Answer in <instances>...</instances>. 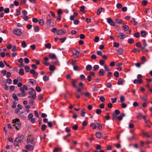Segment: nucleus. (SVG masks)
<instances>
[{
  "label": "nucleus",
  "instance_id": "1",
  "mask_svg": "<svg viewBox=\"0 0 152 152\" xmlns=\"http://www.w3.org/2000/svg\"><path fill=\"white\" fill-rule=\"evenodd\" d=\"M20 90L21 91V93H18V96L20 97H24L26 96V93L25 90H27V86L26 85H23V86L20 88Z\"/></svg>",
  "mask_w": 152,
  "mask_h": 152
},
{
  "label": "nucleus",
  "instance_id": "2",
  "mask_svg": "<svg viewBox=\"0 0 152 152\" xmlns=\"http://www.w3.org/2000/svg\"><path fill=\"white\" fill-rule=\"evenodd\" d=\"M12 123L13 124V126L15 127V128L17 130L20 128L21 124L20 122L19 119L16 118L15 119L13 120Z\"/></svg>",
  "mask_w": 152,
  "mask_h": 152
},
{
  "label": "nucleus",
  "instance_id": "3",
  "mask_svg": "<svg viewBox=\"0 0 152 152\" xmlns=\"http://www.w3.org/2000/svg\"><path fill=\"white\" fill-rule=\"evenodd\" d=\"M28 94L30 95L28 96V98H32L34 99H35L36 98V92L33 89L32 91L29 92Z\"/></svg>",
  "mask_w": 152,
  "mask_h": 152
},
{
  "label": "nucleus",
  "instance_id": "4",
  "mask_svg": "<svg viewBox=\"0 0 152 152\" xmlns=\"http://www.w3.org/2000/svg\"><path fill=\"white\" fill-rule=\"evenodd\" d=\"M13 33L18 36H20L21 34V32L20 29H16L13 31Z\"/></svg>",
  "mask_w": 152,
  "mask_h": 152
},
{
  "label": "nucleus",
  "instance_id": "5",
  "mask_svg": "<svg viewBox=\"0 0 152 152\" xmlns=\"http://www.w3.org/2000/svg\"><path fill=\"white\" fill-rule=\"evenodd\" d=\"M107 22L110 24L111 26H115V23L110 18H108L107 19Z\"/></svg>",
  "mask_w": 152,
  "mask_h": 152
},
{
  "label": "nucleus",
  "instance_id": "6",
  "mask_svg": "<svg viewBox=\"0 0 152 152\" xmlns=\"http://www.w3.org/2000/svg\"><path fill=\"white\" fill-rule=\"evenodd\" d=\"M66 33V31L64 30L63 31L62 29H60L58 30L57 31V34L59 35L64 34Z\"/></svg>",
  "mask_w": 152,
  "mask_h": 152
},
{
  "label": "nucleus",
  "instance_id": "7",
  "mask_svg": "<svg viewBox=\"0 0 152 152\" xmlns=\"http://www.w3.org/2000/svg\"><path fill=\"white\" fill-rule=\"evenodd\" d=\"M34 145H26L25 146V148L28 149V150L30 151H32L34 149Z\"/></svg>",
  "mask_w": 152,
  "mask_h": 152
},
{
  "label": "nucleus",
  "instance_id": "8",
  "mask_svg": "<svg viewBox=\"0 0 152 152\" xmlns=\"http://www.w3.org/2000/svg\"><path fill=\"white\" fill-rule=\"evenodd\" d=\"M113 119H115L116 118H117L118 119V120L119 121L121 120L123 118V116H121V115H119V116L117 117L116 116H115V115L114 113L113 114Z\"/></svg>",
  "mask_w": 152,
  "mask_h": 152
},
{
  "label": "nucleus",
  "instance_id": "9",
  "mask_svg": "<svg viewBox=\"0 0 152 152\" xmlns=\"http://www.w3.org/2000/svg\"><path fill=\"white\" fill-rule=\"evenodd\" d=\"M24 136L23 135H21L20 136L17 137L16 139L19 142H21L23 139Z\"/></svg>",
  "mask_w": 152,
  "mask_h": 152
},
{
  "label": "nucleus",
  "instance_id": "10",
  "mask_svg": "<svg viewBox=\"0 0 152 152\" xmlns=\"http://www.w3.org/2000/svg\"><path fill=\"white\" fill-rule=\"evenodd\" d=\"M145 12L147 14V15L151 14L152 13L151 10L149 8H146L145 10Z\"/></svg>",
  "mask_w": 152,
  "mask_h": 152
},
{
  "label": "nucleus",
  "instance_id": "11",
  "mask_svg": "<svg viewBox=\"0 0 152 152\" xmlns=\"http://www.w3.org/2000/svg\"><path fill=\"white\" fill-rule=\"evenodd\" d=\"M49 57L51 59H56L57 58L56 55L53 53H50L49 54Z\"/></svg>",
  "mask_w": 152,
  "mask_h": 152
},
{
  "label": "nucleus",
  "instance_id": "12",
  "mask_svg": "<svg viewBox=\"0 0 152 152\" xmlns=\"http://www.w3.org/2000/svg\"><path fill=\"white\" fill-rule=\"evenodd\" d=\"M29 72L31 74L36 76L37 77L38 75V73L36 72H35L34 70V69H31L29 71Z\"/></svg>",
  "mask_w": 152,
  "mask_h": 152
},
{
  "label": "nucleus",
  "instance_id": "13",
  "mask_svg": "<svg viewBox=\"0 0 152 152\" xmlns=\"http://www.w3.org/2000/svg\"><path fill=\"white\" fill-rule=\"evenodd\" d=\"M118 37L121 39H123L126 37V36L123 34L122 33H119L118 34Z\"/></svg>",
  "mask_w": 152,
  "mask_h": 152
},
{
  "label": "nucleus",
  "instance_id": "14",
  "mask_svg": "<svg viewBox=\"0 0 152 152\" xmlns=\"http://www.w3.org/2000/svg\"><path fill=\"white\" fill-rule=\"evenodd\" d=\"M131 22L133 23V25L136 26L137 24V22L136 21V19L134 18H132L131 20Z\"/></svg>",
  "mask_w": 152,
  "mask_h": 152
},
{
  "label": "nucleus",
  "instance_id": "15",
  "mask_svg": "<svg viewBox=\"0 0 152 152\" xmlns=\"http://www.w3.org/2000/svg\"><path fill=\"white\" fill-rule=\"evenodd\" d=\"M124 50L121 48H119L117 51V53L119 55H122L123 52Z\"/></svg>",
  "mask_w": 152,
  "mask_h": 152
},
{
  "label": "nucleus",
  "instance_id": "16",
  "mask_svg": "<svg viewBox=\"0 0 152 152\" xmlns=\"http://www.w3.org/2000/svg\"><path fill=\"white\" fill-rule=\"evenodd\" d=\"M99 75L100 76H103L104 74V69H101L100 70L99 72Z\"/></svg>",
  "mask_w": 152,
  "mask_h": 152
},
{
  "label": "nucleus",
  "instance_id": "17",
  "mask_svg": "<svg viewBox=\"0 0 152 152\" xmlns=\"http://www.w3.org/2000/svg\"><path fill=\"white\" fill-rule=\"evenodd\" d=\"M116 23L118 24H121L122 23V20L121 19L117 18L115 19Z\"/></svg>",
  "mask_w": 152,
  "mask_h": 152
},
{
  "label": "nucleus",
  "instance_id": "18",
  "mask_svg": "<svg viewBox=\"0 0 152 152\" xmlns=\"http://www.w3.org/2000/svg\"><path fill=\"white\" fill-rule=\"evenodd\" d=\"M55 69V67L54 66L52 65H50L49 66V69L50 71L53 72L54 70Z\"/></svg>",
  "mask_w": 152,
  "mask_h": 152
},
{
  "label": "nucleus",
  "instance_id": "19",
  "mask_svg": "<svg viewBox=\"0 0 152 152\" xmlns=\"http://www.w3.org/2000/svg\"><path fill=\"white\" fill-rule=\"evenodd\" d=\"M133 83L134 84H137L138 83L140 84L142 83V82L140 81V80L137 79H135L133 81Z\"/></svg>",
  "mask_w": 152,
  "mask_h": 152
},
{
  "label": "nucleus",
  "instance_id": "20",
  "mask_svg": "<svg viewBox=\"0 0 152 152\" xmlns=\"http://www.w3.org/2000/svg\"><path fill=\"white\" fill-rule=\"evenodd\" d=\"M33 142V140L32 139H30V138H28L27 139V143L28 144L30 143H31L32 144H34Z\"/></svg>",
  "mask_w": 152,
  "mask_h": 152
},
{
  "label": "nucleus",
  "instance_id": "21",
  "mask_svg": "<svg viewBox=\"0 0 152 152\" xmlns=\"http://www.w3.org/2000/svg\"><path fill=\"white\" fill-rule=\"evenodd\" d=\"M90 126L91 127H92V129H95L97 127L96 125L95 124L93 123H92L91 124H90Z\"/></svg>",
  "mask_w": 152,
  "mask_h": 152
},
{
  "label": "nucleus",
  "instance_id": "22",
  "mask_svg": "<svg viewBox=\"0 0 152 152\" xmlns=\"http://www.w3.org/2000/svg\"><path fill=\"white\" fill-rule=\"evenodd\" d=\"M19 74L20 75H23L24 74L23 69H20L19 72Z\"/></svg>",
  "mask_w": 152,
  "mask_h": 152
},
{
  "label": "nucleus",
  "instance_id": "23",
  "mask_svg": "<svg viewBox=\"0 0 152 152\" xmlns=\"http://www.w3.org/2000/svg\"><path fill=\"white\" fill-rule=\"evenodd\" d=\"M92 68V66L90 65H88L86 66V69L87 71H90Z\"/></svg>",
  "mask_w": 152,
  "mask_h": 152
},
{
  "label": "nucleus",
  "instance_id": "24",
  "mask_svg": "<svg viewBox=\"0 0 152 152\" xmlns=\"http://www.w3.org/2000/svg\"><path fill=\"white\" fill-rule=\"evenodd\" d=\"M47 22L48 24L50 25H52V24H53V22H52L51 19H47Z\"/></svg>",
  "mask_w": 152,
  "mask_h": 152
},
{
  "label": "nucleus",
  "instance_id": "25",
  "mask_svg": "<svg viewBox=\"0 0 152 152\" xmlns=\"http://www.w3.org/2000/svg\"><path fill=\"white\" fill-rule=\"evenodd\" d=\"M96 135L97 138H100L101 136V133L100 132H97L96 133Z\"/></svg>",
  "mask_w": 152,
  "mask_h": 152
},
{
  "label": "nucleus",
  "instance_id": "26",
  "mask_svg": "<svg viewBox=\"0 0 152 152\" xmlns=\"http://www.w3.org/2000/svg\"><path fill=\"white\" fill-rule=\"evenodd\" d=\"M124 81L123 79L122 78H120L119 79L118 81V85H121L122 84L123 82Z\"/></svg>",
  "mask_w": 152,
  "mask_h": 152
},
{
  "label": "nucleus",
  "instance_id": "27",
  "mask_svg": "<svg viewBox=\"0 0 152 152\" xmlns=\"http://www.w3.org/2000/svg\"><path fill=\"white\" fill-rule=\"evenodd\" d=\"M137 79L140 80V81L142 82V76L141 75H137Z\"/></svg>",
  "mask_w": 152,
  "mask_h": 152
},
{
  "label": "nucleus",
  "instance_id": "28",
  "mask_svg": "<svg viewBox=\"0 0 152 152\" xmlns=\"http://www.w3.org/2000/svg\"><path fill=\"white\" fill-rule=\"evenodd\" d=\"M34 29L35 32H38L39 31V28L37 26H34Z\"/></svg>",
  "mask_w": 152,
  "mask_h": 152
},
{
  "label": "nucleus",
  "instance_id": "29",
  "mask_svg": "<svg viewBox=\"0 0 152 152\" xmlns=\"http://www.w3.org/2000/svg\"><path fill=\"white\" fill-rule=\"evenodd\" d=\"M140 33L142 36V37H145L146 34V32L143 31H141Z\"/></svg>",
  "mask_w": 152,
  "mask_h": 152
},
{
  "label": "nucleus",
  "instance_id": "30",
  "mask_svg": "<svg viewBox=\"0 0 152 152\" xmlns=\"http://www.w3.org/2000/svg\"><path fill=\"white\" fill-rule=\"evenodd\" d=\"M25 69L26 72H28L29 71L30 68L28 66H25Z\"/></svg>",
  "mask_w": 152,
  "mask_h": 152
},
{
  "label": "nucleus",
  "instance_id": "31",
  "mask_svg": "<svg viewBox=\"0 0 152 152\" xmlns=\"http://www.w3.org/2000/svg\"><path fill=\"white\" fill-rule=\"evenodd\" d=\"M38 21L39 24H40V25L42 26L44 25V21L43 20L41 19H40Z\"/></svg>",
  "mask_w": 152,
  "mask_h": 152
},
{
  "label": "nucleus",
  "instance_id": "32",
  "mask_svg": "<svg viewBox=\"0 0 152 152\" xmlns=\"http://www.w3.org/2000/svg\"><path fill=\"white\" fill-rule=\"evenodd\" d=\"M33 115L31 113H29L28 116V120H31L32 118Z\"/></svg>",
  "mask_w": 152,
  "mask_h": 152
},
{
  "label": "nucleus",
  "instance_id": "33",
  "mask_svg": "<svg viewBox=\"0 0 152 152\" xmlns=\"http://www.w3.org/2000/svg\"><path fill=\"white\" fill-rule=\"evenodd\" d=\"M21 46L23 48H25L26 47L27 45L25 41H22L21 43Z\"/></svg>",
  "mask_w": 152,
  "mask_h": 152
},
{
  "label": "nucleus",
  "instance_id": "34",
  "mask_svg": "<svg viewBox=\"0 0 152 152\" xmlns=\"http://www.w3.org/2000/svg\"><path fill=\"white\" fill-rule=\"evenodd\" d=\"M85 110L83 109L82 110V113L81 114V115L82 117H84L86 114V112L85 111Z\"/></svg>",
  "mask_w": 152,
  "mask_h": 152
},
{
  "label": "nucleus",
  "instance_id": "35",
  "mask_svg": "<svg viewBox=\"0 0 152 152\" xmlns=\"http://www.w3.org/2000/svg\"><path fill=\"white\" fill-rule=\"evenodd\" d=\"M12 97L15 100L17 101L18 100V97L15 94H13Z\"/></svg>",
  "mask_w": 152,
  "mask_h": 152
},
{
  "label": "nucleus",
  "instance_id": "36",
  "mask_svg": "<svg viewBox=\"0 0 152 152\" xmlns=\"http://www.w3.org/2000/svg\"><path fill=\"white\" fill-rule=\"evenodd\" d=\"M143 134L148 138H150L151 137V136L148 134L146 132H143Z\"/></svg>",
  "mask_w": 152,
  "mask_h": 152
},
{
  "label": "nucleus",
  "instance_id": "37",
  "mask_svg": "<svg viewBox=\"0 0 152 152\" xmlns=\"http://www.w3.org/2000/svg\"><path fill=\"white\" fill-rule=\"evenodd\" d=\"M46 129V125L44 124L42 125L41 129L42 131H44Z\"/></svg>",
  "mask_w": 152,
  "mask_h": 152
},
{
  "label": "nucleus",
  "instance_id": "38",
  "mask_svg": "<svg viewBox=\"0 0 152 152\" xmlns=\"http://www.w3.org/2000/svg\"><path fill=\"white\" fill-rule=\"evenodd\" d=\"M97 126V129L100 130L102 129V126L101 124L99 123H96Z\"/></svg>",
  "mask_w": 152,
  "mask_h": 152
},
{
  "label": "nucleus",
  "instance_id": "39",
  "mask_svg": "<svg viewBox=\"0 0 152 152\" xmlns=\"http://www.w3.org/2000/svg\"><path fill=\"white\" fill-rule=\"evenodd\" d=\"M45 47L48 49H50L51 48V45L50 43H48L45 45Z\"/></svg>",
  "mask_w": 152,
  "mask_h": 152
},
{
  "label": "nucleus",
  "instance_id": "40",
  "mask_svg": "<svg viewBox=\"0 0 152 152\" xmlns=\"http://www.w3.org/2000/svg\"><path fill=\"white\" fill-rule=\"evenodd\" d=\"M99 99L102 102H103L105 101V99L104 96H101L100 97Z\"/></svg>",
  "mask_w": 152,
  "mask_h": 152
},
{
  "label": "nucleus",
  "instance_id": "41",
  "mask_svg": "<svg viewBox=\"0 0 152 152\" xmlns=\"http://www.w3.org/2000/svg\"><path fill=\"white\" fill-rule=\"evenodd\" d=\"M38 98L39 100H41L43 98V95L42 94H39L38 96Z\"/></svg>",
  "mask_w": 152,
  "mask_h": 152
},
{
  "label": "nucleus",
  "instance_id": "42",
  "mask_svg": "<svg viewBox=\"0 0 152 152\" xmlns=\"http://www.w3.org/2000/svg\"><path fill=\"white\" fill-rule=\"evenodd\" d=\"M120 102L121 103H123L125 100L124 98V97L123 96H121L120 97Z\"/></svg>",
  "mask_w": 152,
  "mask_h": 152
},
{
  "label": "nucleus",
  "instance_id": "43",
  "mask_svg": "<svg viewBox=\"0 0 152 152\" xmlns=\"http://www.w3.org/2000/svg\"><path fill=\"white\" fill-rule=\"evenodd\" d=\"M43 79L44 81H47L49 80V77L46 75H45L43 77Z\"/></svg>",
  "mask_w": 152,
  "mask_h": 152
},
{
  "label": "nucleus",
  "instance_id": "44",
  "mask_svg": "<svg viewBox=\"0 0 152 152\" xmlns=\"http://www.w3.org/2000/svg\"><path fill=\"white\" fill-rule=\"evenodd\" d=\"M148 3V2L145 0H143L142 2V4L144 6L146 5Z\"/></svg>",
  "mask_w": 152,
  "mask_h": 152
},
{
  "label": "nucleus",
  "instance_id": "45",
  "mask_svg": "<svg viewBox=\"0 0 152 152\" xmlns=\"http://www.w3.org/2000/svg\"><path fill=\"white\" fill-rule=\"evenodd\" d=\"M141 60L144 63L147 61L145 57L144 56H143L141 58Z\"/></svg>",
  "mask_w": 152,
  "mask_h": 152
},
{
  "label": "nucleus",
  "instance_id": "46",
  "mask_svg": "<svg viewBox=\"0 0 152 152\" xmlns=\"http://www.w3.org/2000/svg\"><path fill=\"white\" fill-rule=\"evenodd\" d=\"M19 142L15 139L14 142V145L15 146H17Z\"/></svg>",
  "mask_w": 152,
  "mask_h": 152
},
{
  "label": "nucleus",
  "instance_id": "47",
  "mask_svg": "<svg viewBox=\"0 0 152 152\" xmlns=\"http://www.w3.org/2000/svg\"><path fill=\"white\" fill-rule=\"evenodd\" d=\"M16 102L15 101L13 102V104L12 105V107L13 108H15L16 107Z\"/></svg>",
  "mask_w": 152,
  "mask_h": 152
},
{
  "label": "nucleus",
  "instance_id": "48",
  "mask_svg": "<svg viewBox=\"0 0 152 152\" xmlns=\"http://www.w3.org/2000/svg\"><path fill=\"white\" fill-rule=\"evenodd\" d=\"M4 11L5 13H8L10 12V9L8 8H6L4 9Z\"/></svg>",
  "mask_w": 152,
  "mask_h": 152
},
{
  "label": "nucleus",
  "instance_id": "49",
  "mask_svg": "<svg viewBox=\"0 0 152 152\" xmlns=\"http://www.w3.org/2000/svg\"><path fill=\"white\" fill-rule=\"evenodd\" d=\"M73 53L76 55H78L79 54V52L76 50L73 51Z\"/></svg>",
  "mask_w": 152,
  "mask_h": 152
},
{
  "label": "nucleus",
  "instance_id": "50",
  "mask_svg": "<svg viewBox=\"0 0 152 152\" xmlns=\"http://www.w3.org/2000/svg\"><path fill=\"white\" fill-rule=\"evenodd\" d=\"M147 99V96H145L144 97H142L141 98V99L142 101H146Z\"/></svg>",
  "mask_w": 152,
  "mask_h": 152
},
{
  "label": "nucleus",
  "instance_id": "51",
  "mask_svg": "<svg viewBox=\"0 0 152 152\" xmlns=\"http://www.w3.org/2000/svg\"><path fill=\"white\" fill-rule=\"evenodd\" d=\"M124 30L126 31L129 29V27L127 25H125L124 26Z\"/></svg>",
  "mask_w": 152,
  "mask_h": 152
},
{
  "label": "nucleus",
  "instance_id": "52",
  "mask_svg": "<svg viewBox=\"0 0 152 152\" xmlns=\"http://www.w3.org/2000/svg\"><path fill=\"white\" fill-rule=\"evenodd\" d=\"M134 40L133 39H129L128 40V42L129 44H132L134 43Z\"/></svg>",
  "mask_w": 152,
  "mask_h": 152
},
{
  "label": "nucleus",
  "instance_id": "53",
  "mask_svg": "<svg viewBox=\"0 0 152 152\" xmlns=\"http://www.w3.org/2000/svg\"><path fill=\"white\" fill-rule=\"evenodd\" d=\"M132 51V52L135 53L137 52H139L140 50L137 48H134V49H133Z\"/></svg>",
  "mask_w": 152,
  "mask_h": 152
},
{
  "label": "nucleus",
  "instance_id": "54",
  "mask_svg": "<svg viewBox=\"0 0 152 152\" xmlns=\"http://www.w3.org/2000/svg\"><path fill=\"white\" fill-rule=\"evenodd\" d=\"M104 67L105 71H108L110 70L108 69V66L107 65L105 64L104 65Z\"/></svg>",
  "mask_w": 152,
  "mask_h": 152
},
{
  "label": "nucleus",
  "instance_id": "55",
  "mask_svg": "<svg viewBox=\"0 0 152 152\" xmlns=\"http://www.w3.org/2000/svg\"><path fill=\"white\" fill-rule=\"evenodd\" d=\"M122 104H121V106L122 108H125L127 107V105L126 104L124 103H122Z\"/></svg>",
  "mask_w": 152,
  "mask_h": 152
},
{
  "label": "nucleus",
  "instance_id": "56",
  "mask_svg": "<svg viewBox=\"0 0 152 152\" xmlns=\"http://www.w3.org/2000/svg\"><path fill=\"white\" fill-rule=\"evenodd\" d=\"M106 86L108 88H111L112 87V85L110 83H108L107 84Z\"/></svg>",
  "mask_w": 152,
  "mask_h": 152
},
{
  "label": "nucleus",
  "instance_id": "57",
  "mask_svg": "<svg viewBox=\"0 0 152 152\" xmlns=\"http://www.w3.org/2000/svg\"><path fill=\"white\" fill-rule=\"evenodd\" d=\"M102 8H100V9H98L97 12V15H99L100 14V13L102 11Z\"/></svg>",
  "mask_w": 152,
  "mask_h": 152
},
{
  "label": "nucleus",
  "instance_id": "58",
  "mask_svg": "<svg viewBox=\"0 0 152 152\" xmlns=\"http://www.w3.org/2000/svg\"><path fill=\"white\" fill-rule=\"evenodd\" d=\"M36 90L38 92H39L41 91V89L40 87L39 86H37L36 88Z\"/></svg>",
  "mask_w": 152,
  "mask_h": 152
},
{
  "label": "nucleus",
  "instance_id": "59",
  "mask_svg": "<svg viewBox=\"0 0 152 152\" xmlns=\"http://www.w3.org/2000/svg\"><path fill=\"white\" fill-rule=\"evenodd\" d=\"M30 48L33 50H35L36 49V45H32L30 46Z\"/></svg>",
  "mask_w": 152,
  "mask_h": 152
},
{
  "label": "nucleus",
  "instance_id": "60",
  "mask_svg": "<svg viewBox=\"0 0 152 152\" xmlns=\"http://www.w3.org/2000/svg\"><path fill=\"white\" fill-rule=\"evenodd\" d=\"M32 21L34 23H37L38 21L37 19L36 18H33L32 19Z\"/></svg>",
  "mask_w": 152,
  "mask_h": 152
},
{
  "label": "nucleus",
  "instance_id": "61",
  "mask_svg": "<svg viewBox=\"0 0 152 152\" xmlns=\"http://www.w3.org/2000/svg\"><path fill=\"white\" fill-rule=\"evenodd\" d=\"M99 64L102 65L104 64L105 63V61L104 60H100L99 62Z\"/></svg>",
  "mask_w": 152,
  "mask_h": 152
},
{
  "label": "nucleus",
  "instance_id": "62",
  "mask_svg": "<svg viewBox=\"0 0 152 152\" xmlns=\"http://www.w3.org/2000/svg\"><path fill=\"white\" fill-rule=\"evenodd\" d=\"M99 38L97 36H96L95 37V39H94V41L95 42H97L99 41Z\"/></svg>",
  "mask_w": 152,
  "mask_h": 152
},
{
  "label": "nucleus",
  "instance_id": "63",
  "mask_svg": "<svg viewBox=\"0 0 152 152\" xmlns=\"http://www.w3.org/2000/svg\"><path fill=\"white\" fill-rule=\"evenodd\" d=\"M24 61L25 63L27 64L29 63V59L28 58H25L24 59Z\"/></svg>",
  "mask_w": 152,
  "mask_h": 152
},
{
  "label": "nucleus",
  "instance_id": "64",
  "mask_svg": "<svg viewBox=\"0 0 152 152\" xmlns=\"http://www.w3.org/2000/svg\"><path fill=\"white\" fill-rule=\"evenodd\" d=\"M66 131L67 132H69L71 131V129L69 127H67L65 129Z\"/></svg>",
  "mask_w": 152,
  "mask_h": 152
}]
</instances>
